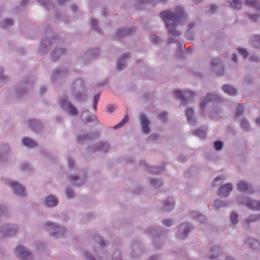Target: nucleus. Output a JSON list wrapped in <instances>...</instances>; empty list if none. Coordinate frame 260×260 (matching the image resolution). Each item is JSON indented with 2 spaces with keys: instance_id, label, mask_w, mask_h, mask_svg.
I'll list each match as a JSON object with an SVG mask.
<instances>
[{
  "instance_id": "25",
  "label": "nucleus",
  "mask_w": 260,
  "mask_h": 260,
  "mask_svg": "<svg viewBox=\"0 0 260 260\" xmlns=\"http://www.w3.org/2000/svg\"><path fill=\"white\" fill-rule=\"evenodd\" d=\"M174 206V201L172 198H167L161 203L160 210L163 211H170L173 210Z\"/></svg>"
},
{
  "instance_id": "60",
  "label": "nucleus",
  "mask_w": 260,
  "mask_h": 260,
  "mask_svg": "<svg viewBox=\"0 0 260 260\" xmlns=\"http://www.w3.org/2000/svg\"><path fill=\"white\" fill-rule=\"evenodd\" d=\"M3 72V69L0 67V80L4 83H6L9 80V78L7 76L5 75Z\"/></svg>"
},
{
  "instance_id": "46",
  "label": "nucleus",
  "mask_w": 260,
  "mask_h": 260,
  "mask_svg": "<svg viewBox=\"0 0 260 260\" xmlns=\"http://www.w3.org/2000/svg\"><path fill=\"white\" fill-rule=\"evenodd\" d=\"M192 134L201 138H205L206 136V129L203 127L200 128L193 131L192 132Z\"/></svg>"
},
{
  "instance_id": "4",
  "label": "nucleus",
  "mask_w": 260,
  "mask_h": 260,
  "mask_svg": "<svg viewBox=\"0 0 260 260\" xmlns=\"http://www.w3.org/2000/svg\"><path fill=\"white\" fill-rule=\"evenodd\" d=\"M59 104L61 109L71 116H76L79 115L77 108L69 101L66 94L61 96L59 100Z\"/></svg>"
},
{
  "instance_id": "56",
  "label": "nucleus",
  "mask_w": 260,
  "mask_h": 260,
  "mask_svg": "<svg viewBox=\"0 0 260 260\" xmlns=\"http://www.w3.org/2000/svg\"><path fill=\"white\" fill-rule=\"evenodd\" d=\"M128 120V116L126 114L123 119L117 125L114 126V128L116 129L121 127H122Z\"/></svg>"
},
{
  "instance_id": "38",
  "label": "nucleus",
  "mask_w": 260,
  "mask_h": 260,
  "mask_svg": "<svg viewBox=\"0 0 260 260\" xmlns=\"http://www.w3.org/2000/svg\"><path fill=\"white\" fill-rule=\"evenodd\" d=\"M245 244L252 249H257L260 246V242L252 238H248L245 241Z\"/></svg>"
},
{
  "instance_id": "29",
  "label": "nucleus",
  "mask_w": 260,
  "mask_h": 260,
  "mask_svg": "<svg viewBox=\"0 0 260 260\" xmlns=\"http://www.w3.org/2000/svg\"><path fill=\"white\" fill-rule=\"evenodd\" d=\"M140 165L141 166H146L147 170L151 173L159 174L164 170V167L162 166H148L147 162L145 160H142L140 162Z\"/></svg>"
},
{
  "instance_id": "54",
  "label": "nucleus",
  "mask_w": 260,
  "mask_h": 260,
  "mask_svg": "<svg viewBox=\"0 0 260 260\" xmlns=\"http://www.w3.org/2000/svg\"><path fill=\"white\" fill-rule=\"evenodd\" d=\"M66 194L68 198L73 199L75 197V192L74 189L70 186H68L66 188Z\"/></svg>"
},
{
  "instance_id": "10",
  "label": "nucleus",
  "mask_w": 260,
  "mask_h": 260,
  "mask_svg": "<svg viewBox=\"0 0 260 260\" xmlns=\"http://www.w3.org/2000/svg\"><path fill=\"white\" fill-rule=\"evenodd\" d=\"M110 148L109 143L105 141H101L98 143L90 145L87 148L88 152L95 153L99 151L103 153H106Z\"/></svg>"
},
{
  "instance_id": "3",
  "label": "nucleus",
  "mask_w": 260,
  "mask_h": 260,
  "mask_svg": "<svg viewBox=\"0 0 260 260\" xmlns=\"http://www.w3.org/2000/svg\"><path fill=\"white\" fill-rule=\"evenodd\" d=\"M223 101L224 99L219 94L210 92L207 93L205 96L203 97L201 100L200 108L202 116H205V110L209 103L214 102L220 103L223 102Z\"/></svg>"
},
{
  "instance_id": "52",
  "label": "nucleus",
  "mask_w": 260,
  "mask_h": 260,
  "mask_svg": "<svg viewBox=\"0 0 260 260\" xmlns=\"http://www.w3.org/2000/svg\"><path fill=\"white\" fill-rule=\"evenodd\" d=\"M244 112V105L243 104H239L236 108V111L235 113V117L236 118H238L241 116Z\"/></svg>"
},
{
  "instance_id": "39",
  "label": "nucleus",
  "mask_w": 260,
  "mask_h": 260,
  "mask_svg": "<svg viewBox=\"0 0 260 260\" xmlns=\"http://www.w3.org/2000/svg\"><path fill=\"white\" fill-rule=\"evenodd\" d=\"M23 144L28 148H33L37 147L38 144L31 138L28 137H25L22 139Z\"/></svg>"
},
{
  "instance_id": "11",
  "label": "nucleus",
  "mask_w": 260,
  "mask_h": 260,
  "mask_svg": "<svg viewBox=\"0 0 260 260\" xmlns=\"http://www.w3.org/2000/svg\"><path fill=\"white\" fill-rule=\"evenodd\" d=\"M192 229L193 227L190 223L188 222L182 223L178 227V231L176 236L182 240H184Z\"/></svg>"
},
{
  "instance_id": "17",
  "label": "nucleus",
  "mask_w": 260,
  "mask_h": 260,
  "mask_svg": "<svg viewBox=\"0 0 260 260\" xmlns=\"http://www.w3.org/2000/svg\"><path fill=\"white\" fill-rule=\"evenodd\" d=\"M27 124L29 128L36 133H41L44 128L41 121L37 119H29L27 121Z\"/></svg>"
},
{
  "instance_id": "48",
  "label": "nucleus",
  "mask_w": 260,
  "mask_h": 260,
  "mask_svg": "<svg viewBox=\"0 0 260 260\" xmlns=\"http://www.w3.org/2000/svg\"><path fill=\"white\" fill-rule=\"evenodd\" d=\"M38 2L47 10L53 8L54 5L50 0H38Z\"/></svg>"
},
{
  "instance_id": "21",
  "label": "nucleus",
  "mask_w": 260,
  "mask_h": 260,
  "mask_svg": "<svg viewBox=\"0 0 260 260\" xmlns=\"http://www.w3.org/2000/svg\"><path fill=\"white\" fill-rule=\"evenodd\" d=\"M15 194L20 197H26L25 187L17 182L11 181L9 183Z\"/></svg>"
},
{
  "instance_id": "14",
  "label": "nucleus",
  "mask_w": 260,
  "mask_h": 260,
  "mask_svg": "<svg viewBox=\"0 0 260 260\" xmlns=\"http://www.w3.org/2000/svg\"><path fill=\"white\" fill-rule=\"evenodd\" d=\"M212 70L218 76H222L224 74V71L223 66L220 59L216 58L211 61Z\"/></svg>"
},
{
  "instance_id": "36",
  "label": "nucleus",
  "mask_w": 260,
  "mask_h": 260,
  "mask_svg": "<svg viewBox=\"0 0 260 260\" xmlns=\"http://www.w3.org/2000/svg\"><path fill=\"white\" fill-rule=\"evenodd\" d=\"M91 237L95 242L98 243L100 244V246L102 248L101 249H103L104 247H106L109 244V243L107 241L103 239L99 235L94 234L91 235ZM101 251L103 252V251L101 250Z\"/></svg>"
},
{
  "instance_id": "45",
  "label": "nucleus",
  "mask_w": 260,
  "mask_h": 260,
  "mask_svg": "<svg viewBox=\"0 0 260 260\" xmlns=\"http://www.w3.org/2000/svg\"><path fill=\"white\" fill-rule=\"evenodd\" d=\"M227 1L233 8L237 10L241 8L242 3L241 0H227Z\"/></svg>"
},
{
  "instance_id": "22",
  "label": "nucleus",
  "mask_w": 260,
  "mask_h": 260,
  "mask_svg": "<svg viewBox=\"0 0 260 260\" xmlns=\"http://www.w3.org/2000/svg\"><path fill=\"white\" fill-rule=\"evenodd\" d=\"M237 187L241 192H248L250 193L253 192V188L251 184L244 180L239 181L237 184Z\"/></svg>"
},
{
  "instance_id": "31",
  "label": "nucleus",
  "mask_w": 260,
  "mask_h": 260,
  "mask_svg": "<svg viewBox=\"0 0 260 260\" xmlns=\"http://www.w3.org/2000/svg\"><path fill=\"white\" fill-rule=\"evenodd\" d=\"M72 94L74 97L75 99L79 103H85L88 99L86 90L73 92Z\"/></svg>"
},
{
  "instance_id": "9",
  "label": "nucleus",
  "mask_w": 260,
  "mask_h": 260,
  "mask_svg": "<svg viewBox=\"0 0 260 260\" xmlns=\"http://www.w3.org/2000/svg\"><path fill=\"white\" fill-rule=\"evenodd\" d=\"M144 252L142 243L138 241H134L130 245V255L133 258L140 257Z\"/></svg>"
},
{
  "instance_id": "55",
  "label": "nucleus",
  "mask_w": 260,
  "mask_h": 260,
  "mask_svg": "<svg viewBox=\"0 0 260 260\" xmlns=\"http://www.w3.org/2000/svg\"><path fill=\"white\" fill-rule=\"evenodd\" d=\"M151 184L155 188H159L162 184V181L160 179H151Z\"/></svg>"
},
{
  "instance_id": "7",
  "label": "nucleus",
  "mask_w": 260,
  "mask_h": 260,
  "mask_svg": "<svg viewBox=\"0 0 260 260\" xmlns=\"http://www.w3.org/2000/svg\"><path fill=\"white\" fill-rule=\"evenodd\" d=\"M17 225L4 224L0 226V238L10 237L14 236L18 232Z\"/></svg>"
},
{
  "instance_id": "49",
  "label": "nucleus",
  "mask_w": 260,
  "mask_h": 260,
  "mask_svg": "<svg viewBox=\"0 0 260 260\" xmlns=\"http://www.w3.org/2000/svg\"><path fill=\"white\" fill-rule=\"evenodd\" d=\"M239 215L235 211H232L230 216V219L231 223L233 225L237 224L238 222Z\"/></svg>"
},
{
  "instance_id": "30",
  "label": "nucleus",
  "mask_w": 260,
  "mask_h": 260,
  "mask_svg": "<svg viewBox=\"0 0 260 260\" xmlns=\"http://www.w3.org/2000/svg\"><path fill=\"white\" fill-rule=\"evenodd\" d=\"M67 52V50L66 48H57L51 52L50 54L51 59L53 61H56L61 55L65 54Z\"/></svg>"
},
{
  "instance_id": "32",
  "label": "nucleus",
  "mask_w": 260,
  "mask_h": 260,
  "mask_svg": "<svg viewBox=\"0 0 260 260\" xmlns=\"http://www.w3.org/2000/svg\"><path fill=\"white\" fill-rule=\"evenodd\" d=\"M222 110L218 106H214L209 112V116L211 119L217 120L222 117Z\"/></svg>"
},
{
  "instance_id": "16",
  "label": "nucleus",
  "mask_w": 260,
  "mask_h": 260,
  "mask_svg": "<svg viewBox=\"0 0 260 260\" xmlns=\"http://www.w3.org/2000/svg\"><path fill=\"white\" fill-rule=\"evenodd\" d=\"M68 180L74 185L80 186L85 183L86 181V175L85 173L82 175H71L68 176Z\"/></svg>"
},
{
  "instance_id": "40",
  "label": "nucleus",
  "mask_w": 260,
  "mask_h": 260,
  "mask_svg": "<svg viewBox=\"0 0 260 260\" xmlns=\"http://www.w3.org/2000/svg\"><path fill=\"white\" fill-rule=\"evenodd\" d=\"M193 113V109L191 108H187L185 111V115L187 120L190 124H194L196 122V119L192 117Z\"/></svg>"
},
{
  "instance_id": "15",
  "label": "nucleus",
  "mask_w": 260,
  "mask_h": 260,
  "mask_svg": "<svg viewBox=\"0 0 260 260\" xmlns=\"http://www.w3.org/2000/svg\"><path fill=\"white\" fill-rule=\"evenodd\" d=\"M140 122L143 134H148L151 132L150 121L145 113L140 114Z\"/></svg>"
},
{
  "instance_id": "58",
  "label": "nucleus",
  "mask_w": 260,
  "mask_h": 260,
  "mask_svg": "<svg viewBox=\"0 0 260 260\" xmlns=\"http://www.w3.org/2000/svg\"><path fill=\"white\" fill-rule=\"evenodd\" d=\"M97 121L96 117L95 115H89L87 117L83 119V122L85 123L93 122Z\"/></svg>"
},
{
  "instance_id": "1",
  "label": "nucleus",
  "mask_w": 260,
  "mask_h": 260,
  "mask_svg": "<svg viewBox=\"0 0 260 260\" xmlns=\"http://www.w3.org/2000/svg\"><path fill=\"white\" fill-rule=\"evenodd\" d=\"M159 16L165 23L168 33L174 37L181 35V32L176 29L177 26L184 24L187 21V15L184 8L181 6H176L174 10H164L159 13Z\"/></svg>"
},
{
  "instance_id": "23",
  "label": "nucleus",
  "mask_w": 260,
  "mask_h": 260,
  "mask_svg": "<svg viewBox=\"0 0 260 260\" xmlns=\"http://www.w3.org/2000/svg\"><path fill=\"white\" fill-rule=\"evenodd\" d=\"M233 188L232 184L231 183H227L219 187L218 190V193L220 197H227L233 190Z\"/></svg>"
},
{
  "instance_id": "51",
  "label": "nucleus",
  "mask_w": 260,
  "mask_h": 260,
  "mask_svg": "<svg viewBox=\"0 0 260 260\" xmlns=\"http://www.w3.org/2000/svg\"><path fill=\"white\" fill-rule=\"evenodd\" d=\"M55 17L58 19H60L62 21L66 23H69L70 21V19L68 16L63 15H62L61 13L58 12H56L55 14Z\"/></svg>"
},
{
  "instance_id": "59",
  "label": "nucleus",
  "mask_w": 260,
  "mask_h": 260,
  "mask_svg": "<svg viewBox=\"0 0 260 260\" xmlns=\"http://www.w3.org/2000/svg\"><path fill=\"white\" fill-rule=\"evenodd\" d=\"M238 51L239 54L243 56L245 59L249 55V52L246 48H238Z\"/></svg>"
},
{
  "instance_id": "61",
  "label": "nucleus",
  "mask_w": 260,
  "mask_h": 260,
  "mask_svg": "<svg viewBox=\"0 0 260 260\" xmlns=\"http://www.w3.org/2000/svg\"><path fill=\"white\" fill-rule=\"evenodd\" d=\"M112 260H122L121 253L118 249H116L112 255Z\"/></svg>"
},
{
  "instance_id": "35",
  "label": "nucleus",
  "mask_w": 260,
  "mask_h": 260,
  "mask_svg": "<svg viewBox=\"0 0 260 260\" xmlns=\"http://www.w3.org/2000/svg\"><path fill=\"white\" fill-rule=\"evenodd\" d=\"M260 218V215H251L246 218L245 220L243 222L242 224L244 228L248 230L249 229V223L251 222H255L258 220Z\"/></svg>"
},
{
  "instance_id": "47",
  "label": "nucleus",
  "mask_w": 260,
  "mask_h": 260,
  "mask_svg": "<svg viewBox=\"0 0 260 260\" xmlns=\"http://www.w3.org/2000/svg\"><path fill=\"white\" fill-rule=\"evenodd\" d=\"M14 24L13 19L11 18H7L4 19L1 23L0 27L2 28L5 29L7 27L12 26Z\"/></svg>"
},
{
  "instance_id": "8",
  "label": "nucleus",
  "mask_w": 260,
  "mask_h": 260,
  "mask_svg": "<svg viewBox=\"0 0 260 260\" xmlns=\"http://www.w3.org/2000/svg\"><path fill=\"white\" fill-rule=\"evenodd\" d=\"M47 230H53L54 232L50 233V236L55 238L62 237L64 233V228L58 224L51 221H47L45 223Z\"/></svg>"
},
{
  "instance_id": "27",
  "label": "nucleus",
  "mask_w": 260,
  "mask_h": 260,
  "mask_svg": "<svg viewBox=\"0 0 260 260\" xmlns=\"http://www.w3.org/2000/svg\"><path fill=\"white\" fill-rule=\"evenodd\" d=\"M69 70L64 68H60L55 70L53 71L52 76V82H54L56 80L62 78L69 73Z\"/></svg>"
},
{
  "instance_id": "20",
  "label": "nucleus",
  "mask_w": 260,
  "mask_h": 260,
  "mask_svg": "<svg viewBox=\"0 0 260 260\" xmlns=\"http://www.w3.org/2000/svg\"><path fill=\"white\" fill-rule=\"evenodd\" d=\"M99 49L94 48L88 50L83 55L82 59L85 63H88L91 60L97 57L99 54Z\"/></svg>"
},
{
  "instance_id": "63",
  "label": "nucleus",
  "mask_w": 260,
  "mask_h": 260,
  "mask_svg": "<svg viewBox=\"0 0 260 260\" xmlns=\"http://www.w3.org/2000/svg\"><path fill=\"white\" fill-rule=\"evenodd\" d=\"M152 2V0H137V8H140L143 5L149 4Z\"/></svg>"
},
{
  "instance_id": "37",
  "label": "nucleus",
  "mask_w": 260,
  "mask_h": 260,
  "mask_svg": "<svg viewBox=\"0 0 260 260\" xmlns=\"http://www.w3.org/2000/svg\"><path fill=\"white\" fill-rule=\"evenodd\" d=\"M231 204L230 201H222L219 199L216 200L214 203L213 206L216 210H219L221 208L226 207Z\"/></svg>"
},
{
  "instance_id": "33",
  "label": "nucleus",
  "mask_w": 260,
  "mask_h": 260,
  "mask_svg": "<svg viewBox=\"0 0 260 260\" xmlns=\"http://www.w3.org/2000/svg\"><path fill=\"white\" fill-rule=\"evenodd\" d=\"M10 150L9 146L4 144L0 145V161L5 162L7 160V154Z\"/></svg>"
},
{
  "instance_id": "62",
  "label": "nucleus",
  "mask_w": 260,
  "mask_h": 260,
  "mask_svg": "<svg viewBox=\"0 0 260 260\" xmlns=\"http://www.w3.org/2000/svg\"><path fill=\"white\" fill-rule=\"evenodd\" d=\"M241 127L244 131H248L249 129V123L245 119H243L241 121Z\"/></svg>"
},
{
  "instance_id": "26",
  "label": "nucleus",
  "mask_w": 260,
  "mask_h": 260,
  "mask_svg": "<svg viewBox=\"0 0 260 260\" xmlns=\"http://www.w3.org/2000/svg\"><path fill=\"white\" fill-rule=\"evenodd\" d=\"M131 57V54L130 53L123 54L116 61V69L119 71L124 69L126 66L125 60Z\"/></svg>"
},
{
  "instance_id": "53",
  "label": "nucleus",
  "mask_w": 260,
  "mask_h": 260,
  "mask_svg": "<svg viewBox=\"0 0 260 260\" xmlns=\"http://www.w3.org/2000/svg\"><path fill=\"white\" fill-rule=\"evenodd\" d=\"M91 26L93 30L99 34H102L101 29L98 27V22L94 18L91 19Z\"/></svg>"
},
{
  "instance_id": "57",
  "label": "nucleus",
  "mask_w": 260,
  "mask_h": 260,
  "mask_svg": "<svg viewBox=\"0 0 260 260\" xmlns=\"http://www.w3.org/2000/svg\"><path fill=\"white\" fill-rule=\"evenodd\" d=\"M213 146L216 151H220L223 148V143L221 141L217 140L213 143Z\"/></svg>"
},
{
  "instance_id": "43",
  "label": "nucleus",
  "mask_w": 260,
  "mask_h": 260,
  "mask_svg": "<svg viewBox=\"0 0 260 260\" xmlns=\"http://www.w3.org/2000/svg\"><path fill=\"white\" fill-rule=\"evenodd\" d=\"M250 42L252 47L256 48H259L260 46V36L257 35L252 36Z\"/></svg>"
},
{
  "instance_id": "5",
  "label": "nucleus",
  "mask_w": 260,
  "mask_h": 260,
  "mask_svg": "<svg viewBox=\"0 0 260 260\" xmlns=\"http://www.w3.org/2000/svg\"><path fill=\"white\" fill-rule=\"evenodd\" d=\"M35 79L33 77L29 76L25 77L16 87L17 96L19 98L21 97L32 88Z\"/></svg>"
},
{
  "instance_id": "42",
  "label": "nucleus",
  "mask_w": 260,
  "mask_h": 260,
  "mask_svg": "<svg viewBox=\"0 0 260 260\" xmlns=\"http://www.w3.org/2000/svg\"><path fill=\"white\" fill-rule=\"evenodd\" d=\"M222 89L224 92L231 95H235L237 92V89L235 87L229 85H223Z\"/></svg>"
},
{
  "instance_id": "28",
  "label": "nucleus",
  "mask_w": 260,
  "mask_h": 260,
  "mask_svg": "<svg viewBox=\"0 0 260 260\" xmlns=\"http://www.w3.org/2000/svg\"><path fill=\"white\" fill-rule=\"evenodd\" d=\"M86 90L84 86V81L81 78H78L74 82L71 89L72 93L77 91H83Z\"/></svg>"
},
{
  "instance_id": "34",
  "label": "nucleus",
  "mask_w": 260,
  "mask_h": 260,
  "mask_svg": "<svg viewBox=\"0 0 260 260\" xmlns=\"http://www.w3.org/2000/svg\"><path fill=\"white\" fill-rule=\"evenodd\" d=\"M210 259L211 260H219L218 257L221 254L222 250L219 246H215L210 250Z\"/></svg>"
},
{
  "instance_id": "2",
  "label": "nucleus",
  "mask_w": 260,
  "mask_h": 260,
  "mask_svg": "<svg viewBox=\"0 0 260 260\" xmlns=\"http://www.w3.org/2000/svg\"><path fill=\"white\" fill-rule=\"evenodd\" d=\"M144 232L153 237V243L156 249L161 248L165 242L163 237L167 234L165 229L159 226H153L146 229Z\"/></svg>"
},
{
  "instance_id": "6",
  "label": "nucleus",
  "mask_w": 260,
  "mask_h": 260,
  "mask_svg": "<svg viewBox=\"0 0 260 260\" xmlns=\"http://www.w3.org/2000/svg\"><path fill=\"white\" fill-rule=\"evenodd\" d=\"M47 35L46 38L42 39L41 44L38 49V52L42 55L46 54L51 48V46L55 43L56 38H54L52 35Z\"/></svg>"
},
{
  "instance_id": "64",
  "label": "nucleus",
  "mask_w": 260,
  "mask_h": 260,
  "mask_svg": "<svg viewBox=\"0 0 260 260\" xmlns=\"http://www.w3.org/2000/svg\"><path fill=\"white\" fill-rule=\"evenodd\" d=\"M161 222L164 225L169 227L173 225L174 221L171 219H165L162 220Z\"/></svg>"
},
{
  "instance_id": "12",
  "label": "nucleus",
  "mask_w": 260,
  "mask_h": 260,
  "mask_svg": "<svg viewBox=\"0 0 260 260\" xmlns=\"http://www.w3.org/2000/svg\"><path fill=\"white\" fill-rule=\"evenodd\" d=\"M174 94L177 98L181 100L184 105H187L188 101L196 95L194 92L189 90L182 92L181 90H177L174 92Z\"/></svg>"
},
{
  "instance_id": "18",
  "label": "nucleus",
  "mask_w": 260,
  "mask_h": 260,
  "mask_svg": "<svg viewBox=\"0 0 260 260\" xmlns=\"http://www.w3.org/2000/svg\"><path fill=\"white\" fill-rule=\"evenodd\" d=\"M100 136V133L98 132H93L85 134L79 135L77 136V143L82 144L84 141L94 140L98 139Z\"/></svg>"
},
{
  "instance_id": "19",
  "label": "nucleus",
  "mask_w": 260,
  "mask_h": 260,
  "mask_svg": "<svg viewBox=\"0 0 260 260\" xmlns=\"http://www.w3.org/2000/svg\"><path fill=\"white\" fill-rule=\"evenodd\" d=\"M136 31V28L134 26L128 27H121L118 28L116 32V37L118 39H122L129 36Z\"/></svg>"
},
{
  "instance_id": "13",
  "label": "nucleus",
  "mask_w": 260,
  "mask_h": 260,
  "mask_svg": "<svg viewBox=\"0 0 260 260\" xmlns=\"http://www.w3.org/2000/svg\"><path fill=\"white\" fill-rule=\"evenodd\" d=\"M16 252L19 258L22 260H34L31 252L23 246H18L16 249Z\"/></svg>"
},
{
  "instance_id": "24",
  "label": "nucleus",
  "mask_w": 260,
  "mask_h": 260,
  "mask_svg": "<svg viewBox=\"0 0 260 260\" xmlns=\"http://www.w3.org/2000/svg\"><path fill=\"white\" fill-rule=\"evenodd\" d=\"M58 202V199L56 196L49 194L44 199V203L46 207L52 208L57 206Z\"/></svg>"
},
{
  "instance_id": "41",
  "label": "nucleus",
  "mask_w": 260,
  "mask_h": 260,
  "mask_svg": "<svg viewBox=\"0 0 260 260\" xmlns=\"http://www.w3.org/2000/svg\"><path fill=\"white\" fill-rule=\"evenodd\" d=\"M246 207L252 210H258L260 208V202L249 198Z\"/></svg>"
},
{
  "instance_id": "44",
  "label": "nucleus",
  "mask_w": 260,
  "mask_h": 260,
  "mask_svg": "<svg viewBox=\"0 0 260 260\" xmlns=\"http://www.w3.org/2000/svg\"><path fill=\"white\" fill-rule=\"evenodd\" d=\"M245 4L246 5L256 10L260 9V3L258 0H246Z\"/></svg>"
},
{
  "instance_id": "50",
  "label": "nucleus",
  "mask_w": 260,
  "mask_h": 260,
  "mask_svg": "<svg viewBox=\"0 0 260 260\" xmlns=\"http://www.w3.org/2000/svg\"><path fill=\"white\" fill-rule=\"evenodd\" d=\"M237 202L241 205H245L246 206H247V203L249 201V198L244 196H238L236 198Z\"/></svg>"
}]
</instances>
